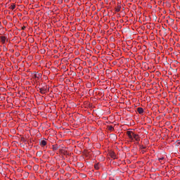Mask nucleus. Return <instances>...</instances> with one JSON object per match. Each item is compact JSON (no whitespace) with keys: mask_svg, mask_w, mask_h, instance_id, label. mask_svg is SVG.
<instances>
[{"mask_svg":"<svg viewBox=\"0 0 180 180\" xmlns=\"http://www.w3.org/2000/svg\"><path fill=\"white\" fill-rule=\"evenodd\" d=\"M15 8H16V4H12L11 6L9 7V9H11L12 11H13Z\"/></svg>","mask_w":180,"mask_h":180,"instance_id":"0eeeda50","label":"nucleus"},{"mask_svg":"<svg viewBox=\"0 0 180 180\" xmlns=\"http://www.w3.org/2000/svg\"><path fill=\"white\" fill-rule=\"evenodd\" d=\"M39 92H40V94H41V95H45V94H46L47 91H49V89H47V86H44L42 87H38V90Z\"/></svg>","mask_w":180,"mask_h":180,"instance_id":"f03ea898","label":"nucleus"},{"mask_svg":"<svg viewBox=\"0 0 180 180\" xmlns=\"http://www.w3.org/2000/svg\"><path fill=\"white\" fill-rule=\"evenodd\" d=\"M120 8H122L120 6H118L117 8H115L116 12H120Z\"/></svg>","mask_w":180,"mask_h":180,"instance_id":"9b49d317","label":"nucleus"},{"mask_svg":"<svg viewBox=\"0 0 180 180\" xmlns=\"http://www.w3.org/2000/svg\"><path fill=\"white\" fill-rule=\"evenodd\" d=\"M52 148L53 151H57V150H58V146H57V145H53Z\"/></svg>","mask_w":180,"mask_h":180,"instance_id":"1a4fd4ad","label":"nucleus"},{"mask_svg":"<svg viewBox=\"0 0 180 180\" xmlns=\"http://www.w3.org/2000/svg\"><path fill=\"white\" fill-rule=\"evenodd\" d=\"M136 110L139 115H143V113H144V109H143L141 107L138 108Z\"/></svg>","mask_w":180,"mask_h":180,"instance_id":"20e7f679","label":"nucleus"},{"mask_svg":"<svg viewBox=\"0 0 180 180\" xmlns=\"http://www.w3.org/2000/svg\"><path fill=\"white\" fill-rule=\"evenodd\" d=\"M127 134L130 140H136V141H140V136L139 134H136L131 131H127Z\"/></svg>","mask_w":180,"mask_h":180,"instance_id":"f257e3e1","label":"nucleus"},{"mask_svg":"<svg viewBox=\"0 0 180 180\" xmlns=\"http://www.w3.org/2000/svg\"><path fill=\"white\" fill-rule=\"evenodd\" d=\"M40 77H41V75L38 74V75H34V77L37 78L39 79V78H40Z\"/></svg>","mask_w":180,"mask_h":180,"instance_id":"f8f14e48","label":"nucleus"},{"mask_svg":"<svg viewBox=\"0 0 180 180\" xmlns=\"http://www.w3.org/2000/svg\"><path fill=\"white\" fill-rule=\"evenodd\" d=\"M101 165H99V163L94 165L95 169H99Z\"/></svg>","mask_w":180,"mask_h":180,"instance_id":"9d476101","label":"nucleus"},{"mask_svg":"<svg viewBox=\"0 0 180 180\" xmlns=\"http://www.w3.org/2000/svg\"><path fill=\"white\" fill-rule=\"evenodd\" d=\"M146 147L143 146V145H141L140 146V150H146Z\"/></svg>","mask_w":180,"mask_h":180,"instance_id":"ddd939ff","label":"nucleus"},{"mask_svg":"<svg viewBox=\"0 0 180 180\" xmlns=\"http://www.w3.org/2000/svg\"><path fill=\"white\" fill-rule=\"evenodd\" d=\"M108 129L110 130V131H113L115 129L112 125L108 126Z\"/></svg>","mask_w":180,"mask_h":180,"instance_id":"6e6552de","label":"nucleus"},{"mask_svg":"<svg viewBox=\"0 0 180 180\" xmlns=\"http://www.w3.org/2000/svg\"><path fill=\"white\" fill-rule=\"evenodd\" d=\"M141 153H142V154H144V153H146V150L144 149H142Z\"/></svg>","mask_w":180,"mask_h":180,"instance_id":"2eb2a0df","label":"nucleus"},{"mask_svg":"<svg viewBox=\"0 0 180 180\" xmlns=\"http://www.w3.org/2000/svg\"><path fill=\"white\" fill-rule=\"evenodd\" d=\"M6 41V37H1V43H3V44H5Z\"/></svg>","mask_w":180,"mask_h":180,"instance_id":"423d86ee","label":"nucleus"},{"mask_svg":"<svg viewBox=\"0 0 180 180\" xmlns=\"http://www.w3.org/2000/svg\"><path fill=\"white\" fill-rule=\"evenodd\" d=\"M25 29H26V26H22V30H25Z\"/></svg>","mask_w":180,"mask_h":180,"instance_id":"dca6fc26","label":"nucleus"},{"mask_svg":"<svg viewBox=\"0 0 180 180\" xmlns=\"http://www.w3.org/2000/svg\"><path fill=\"white\" fill-rule=\"evenodd\" d=\"M110 156L111 157V158H113V160H116L117 158V155H116V153L113 151H111L109 153Z\"/></svg>","mask_w":180,"mask_h":180,"instance_id":"7ed1b4c3","label":"nucleus"},{"mask_svg":"<svg viewBox=\"0 0 180 180\" xmlns=\"http://www.w3.org/2000/svg\"><path fill=\"white\" fill-rule=\"evenodd\" d=\"M39 144L41 147H44L45 146H47V141L42 140L39 142Z\"/></svg>","mask_w":180,"mask_h":180,"instance_id":"39448f33","label":"nucleus"},{"mask_svg":"<svg viewBox=\"0 0 180 180\" xmlns=\"http://www.w3.org/2000/svg\"><path fill=\"white\" fill-rule=\"evenodd\" d=\"M162 160H164V158H158V160H159V161H162Z\"/></svg>","mask_w":180,"mask_h":180,"instance_id":"4468645a","label":"nucleus"}]
</instances>
